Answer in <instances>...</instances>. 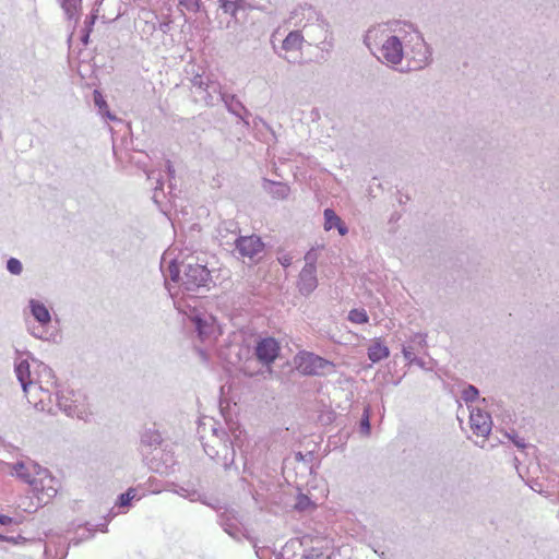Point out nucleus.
<instances>
[{"instance_id":"obj_21","label":"nucleus","mask_w":559,"mask_h":559,"mask_svg":"<svg viewBox=\"0 0 559 559\" xmlns=\"http://www.w3.org/2000/svg\"><path fill=\"white\" fill-rule=\"evenodd\" d=\"M7 266L12 274L17 275L22 272V264L17 259L11 258Z\"/></svg>"},{"instance_id":"obj_3","label":"nucleus","mask_w":559,"mask_h":559,"mask_svg":"<svg viewBox=\"0 0 559 559\" xmlns=\"http://www.w3.org/2000/svg\"><path fill=\"white\" fill-rule=\"evenodd\" d=\"M32 491L40 502L47 503L59 489V481L46 468H40L37 477L32 481Z\"/></svg>"},{"instance_id":"obj_15","label":"nucleus","mask_w":559,"mask_h":559,"mask_svg":"<svg viewBox=\"0 0 559 559\" xmlns=\"http://www.w3.org/2000/svg\"><path fill=\"white\" fill-rule=\"evenodd\" d=\"M348 320L356 324H365L369 321V317L364 309H353L348 313Z\"/></svg>"},{"instance_id":"obj_24","label":"nucleus","mask_w":559,"mask_h":559,"mask_svg":"<svg viewBox=\"0 0 559 559\" xmlns=\"http://www.w3.org/2000/svg\"><path fill=\"white\" fill-rule=\"evenodd\" d=\"M13 523V519L8 516V515H4V514H0V524L2 525H10Z\"/></svg>"},{"instance_id":"obj_22","label":"nucleus","mask_w":559,"mask_h":559,"mask_svg":"<svg viewBox=\"0 0 559 559\" xmlns=\"http://www.w3.org/2000/svg\"><path fill=\"white\" fill-rule=\"evenodd\" d=\"M94 102H95V105L99 108V109H105L107 108V103L106 100L104 99L102 93L97 90L94 91Z\"/></svg>"},{"instance_id":"obj_27","label":"nucleus","mask_w":559,"mask_h":559,"mask_svg":"<svg viewBox=\"0 0 559 559\" xmlns=\"http://www.w3.org/2000/svg\"><path fill=\"white\" fill-rule=\"evenodd\" d=\"M304 559H323L322 555H307Z\"/></svg>"},{"instance_id":"obj_20","label":"nucleus","mask_w":559,"mask_h":559,"mask_svg":"<svg viewBox=\"0 0 559 559\" xmlns=\"http://www.w3.org/2000/svg\"><path fill=\"white\" fill-rule=\"evenodd\" d=\"M478 396V390L473 386L468 385L466 389H464L462 393V397L465 402H472Z\"/></svg>"},{"instance_id":"obj_13","label":"nucleus","mask_w":559,"mask_h":559,"mask_svg":"<svg viewBox=\"0 0 559 559\" xmlns=\"http://www.w3.org/2000/svg\"><path fill=\"white\" fill-rule=\"evenodd\" d=\"M304 36L299 31L290 32L283 40V49L285 51H297L302 48Z\"/></svg>"},{"instance_id":"obj_4","label":"nucleus","mask_w":559,"mask_h":559,"mask_svg":"<svg viewBox=\"0 0 559 559\" xmlns=\"http://www.w3.org/2000/svg\"><path fill=\"white\" fill-rule=\"evenodd\" d=\"M210 281V271L200 264L188 265L185 270L182 284L187 290L203 287Z\"/></svg>"},{"instance_id":"obj_2","label":"nucleus","mask_w":559,"mask_h":559,"mask_svg":"<svg viewBox=\"0 0 559 559\" xmlns=\"http://www.w3.org/2000/svg\"><path fill=\"white\" fill-rule=\"evenodd\" d=\"M296 369L305 376H321L333 362L310 352L301 350L294 357Z\"/></svg>"},{"instance_id":"obj_16","label":"nucleus","mask_w":559,"mask_h":559,"mask_svg":"<svg viewBox=\"0 0 559 559\" xmlns=\"http://www.w3.org/2000/svg\"><path fill=\"white\" fill-rule=\"evenodd\" d=\"M295 508L299 511H305L309 509H314L316 504L310 500L308 496L299 493L296 498Z\"/></svg>"},{"instance_id":"obj_14","label":"nucleus","mask_w":559,"mask_h":559,"mask_svg":"<svg viewBox=\"0 0 559 559\" xmlns=\"http://www.w3.org/2000/svg\"><path fill=\"white\" fill-rule=\"evenodd\" d=\"M31 309H32V313H33L34 318L38 322H40L41 324H46V323L50 322V313L45 305H43L38 301H35V300H32Z\"/></svg>"},{"instance_id":"obj_17","label":"nucleus","mask_w":559,"mask_h":559,"mask_svg":"<svg viewBox=\"0 0 559 559\" xmlns=\"http://www.w3.org/2000/svg\"><path fill=\"white\" fill-rule=\"evenodd\" d=\"M193 322L195 324V328L199 332L200 337H205L210 334V330L213 328V324L207 323L206 321L202 320L201 318H194Z\"/></svg>"},{"instance_id":"obj_10","label":"nucleus","mask_w":559,"mask_h":559,"mask_svg":"<svg viewBox=\"0 0 559 559\" xmlns=\"http://www.w3.org/2000/svg\"><path fill=\"white\" fill-rule=\"evenodd\" d=\"M41 466L35 463H16L13 467L15 475L32 487V481L37 477Z\"/></svg>"},{"instance_id":"obj_6","label":"nucleus","mask_w":559,"mask_h":559,"mask_svg":"<svg viewBox=\"0 0 559 559\" xmlns=\"http://www.w3.org/2000/svg\"><path fill=\"white\" fill-rule=\"evenodd\" d=\"M469 426L476 436L487 437L491 431V417L487 412L479 408H472L469 414Z\"/></svg>"},{"instance_id":"obj_12","label":"nucleus","mask_w":559,"mask_h":559,"mask_svg":"<svg viewBox=\"0 0 559 559\" xmlns=\"http://www.w3.org/2000/svg\"><path fill=\"white\" fill-rule=\"evenodd\" d=\"M332 228H336L341 236H345L348 231L340 216L333 210L326 209L324 211V229L331 230Z\"/></svg>"},{"instance_id":"obj_25","label":"nucleus","mask_w":559,"mask_h":559,"mask_svg":"<svg viewBox=\"0 0 559 559\" xmlns=\"http://www.w3.org/2000/svg\"><path fill=\"white\" fill-rule=\"evenodd\" d=\"M361 426L362 428L366 430V432L368 433L369 430H370V424H369V417L368 415L362 419L361 421Z\"/></svg>"},{"instance_id":"obj_11","label":"nucleus","mask_w":559,"mask_h":559,"mask_svg":"<svg viewBox=\"0 0 559 559\" xmlns=\"http://www.w3.org/2000/svg\"><path fill=\"white\" fill-rule=\"evenodd\" d=\"M390 355L389 347L380 340L376 338L368 347V358L372 362H379L382 359L388 358Z\"/></svg>"},{"instance_id":"obj_1","label":"nucleus","mask_w":559,"mask_h":559,"mask_svg":"<svg viewBox=\"0 0 559 559\" xmlns=\"http://www.w3.org/2000/svg\"><path fill=\"white\" fill-rule=\"evenodd\" d=\"M369 49L383 62L397 64L403 58V46L401 40L391 35L383 26L370 28L365 37Z\"/></svg>"},{"instance_id":"obj_7","label":"nucleus","mask_w":559,"mask_h":559,"mask_svg":"<svg viewBox=\"0 0 559 559\" xmlns=\"http://www.w3.org/2000/svg\"><path fill=\"white\" fill-rule=\"evenodd\" d=\"M236 248L243 258L254 259L264 250V243L258 236H243L237 239Z\"/></svg>"},{"instance_id":"obj_23","label":"nucleus","mask_w":559,"mask_h":559,"mask_svg":"<svg viewBox=\"0 0 559 559\" xmlns=\"http://www.w3.org/2000/svg\"><path fill=\"white\" fill-rule=\"evenodd\" d=\"M179 4L187 10L194 11L199 8V0H179Z\"/></svg>"},{"instance_id":"obj_28","label":"nucleus","mask_w":559,"mask_h":559,"mask_svg":"<svg viewBox=\"0 0 559 559\" xmlns=\"http://www.w3.org/2000/svg\"><path fill=\"white\" fill-rule=\"evenodd\" d=\"M403 354H404L405 358L412 359V352L408 350L407 348L403 349Z\"/></svg>"},{"instance_id":"obj_5","label":"nucleus","mask_w":559,"mask_h":559,"mask_svg":"<svg viewBox=\"0 0 559 559\" xmlns=\"http://www.w3.org/2000/svg\"><path fill=\"white\" fill-rule=\"evenodd\" d=\"M281 346L273 337H265L260 340L255 346V356L258 360L266 366H270L278 357Z\"/></svg>"},{"instance_id":"obj_19","label":"nucleus","mask_w":559,"mask_h":559,"mask_svg":"<svg viewBox=\"0 0 559 559\" xmlns=\"http://www.w3.org/2000/svg\"><path fill=\"white\" fill-rule=\"evenodd\" d=\"M135 497V489L129 488L127 492L120 495L119 497V506L127 507L130 504L131 500Z\"/></svg>"},{"instance_id":"obj_9","label":"nucleus","mask_w":559,"mask_h":559,"mask_svg":"<svg viewBox=\"0 0 559 559\" xmlns=\"http://www.w3.org/2000/svg\"><path fill=\"white\" fill-rule=\"evenodd\" d=\"M15 372L19 381L22 384V388L25 393L28 392V390L39 388L41 389V384L34 381L31 378V371H29V364L26 360L21 361L15 367Z\"/></svg>"},{"instance_id":"obj_18","label":"nucleus","mask_w":559,"mask_h":559,"mask_svg":"<svg viewBox=\"0 0 559 559\" xmlns=\"http://www.w3.org/2000/svg\"><path fill=\"white\" fill-rule=\"evenodd\" d=\"M241 0H219L221 7L226 13L235 14L240 8Z\"/></svg>"},{"instance_id":"obj_8","label":"nucleus","mask_w":559,"mask_h":559,"mask_svg":"<svg viewBox=\"0 0 559 559\" xmlns=\"http://www.w3.org/2000/svg\"><path fill=\"white\" fill-rule=\"evenodd\" d=\"M317 284L316 266L313 264L306 265L299 275V290L302 294H310L317 287Z\"/></svg>"},{"instance_id":"obj_26","label":"nucleus","mask_w":559,"mask_h":559,"mask_svg":"<svg viewBox=\"0 0 559 559\" xmlns=\"http://www.w3.org/2000/svg\"><path fill=\"white\" fill-rule=\"evenodd\" d=\"M290 258L289 257H283L280 259V262L283 266H288L290 264Z\"/></svg>"}]
</instances>
